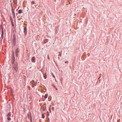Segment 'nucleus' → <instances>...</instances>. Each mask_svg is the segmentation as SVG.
<instances>
[{
    "mask_svg": "<svg viewBox=\"0 0 122 122\" xmlns=\"http://www.w3.org/2000/svg\"><path fill=\"white\" fill-rule=\"evenodd\" d=\"M12 56H14V53H13V54H12Z\"/></svg>",
    "mask_w": 122,
    "mask_h": 122,
    "instance_id": "obj_19",
    "label": "nucleus"
},
{
    "mask_svg": "<svg viewBox=\"0 0 122 122\" xmlns=\"http://www.w3.org/2000/svg\"><path fill=\"white\" fill-rule=\"evenodd\" d=\"M22 12V10H19L18 11V13L19 14H20Z\"/></svg>",
    "mask_w": 122,
    "mask_h": 122,
    "instance_id": "obj_7",
    "label": "nucleus"
},
{
    "mask_svg": "<svg viewBox=\"0 0 122 122\" xmlns=\"http://www.w3.org/2000/svg\"><path fill=\"white\" fill-rule=\"evenodd\" d=\"M54 109V107H52V110H53Z\"/></svg>",
    "mask_w": 122,
    "mask_h": 122,
    "instance_id": "obj_18",
    "label": "nucleus"
},
{
    "mask_svg": "<svg viewBox=\"0 0 122 122\" xmlns=\"http://www.w3.org/2000/svg\"><path fill=\"white\" fill-rule=\"evenodd\" d=\"M68 63V61H65V63Z\"/></svg>",
    "mask_w": 122,
    "mask_h": 122,
    "instance_id": "obj_17",
    "label": "nucleus"
},
{
    "mask_svg": "<svg viewBox=\"0 0 122 122\" xmlns=\"http://www.w3.org/2000/svg\"><path fill=\"white\" fill-rule=\"evenodd\" d=\"M47 96H48V94H46L45 95V96H44V98H46L47 97Z\"/></svg>",
    "mask_w": 122,
    "mask_h": 122,
    "instance_id": "obj_9",
    "label": "nucleus"
},
{
    "mask_svg": "<svg viewBox=\"0 0 122 122\" xmlns=\"http://www.w3.org/2000/svg\"><path fill=\"white\" fill-rule=\"evenodd\" d=\"M31 3L32 4H35V2L34 1H32L31 2Z\"/></svg>",
    "mask_w": 122,
    "mask_h": 122,
    "instance_id": "obj_11",
    "label": "nucleus"
},
{
    "mask_svg": "<svg viewBox=\"0 0 122 122\" xmlns=\"http://www.w3.org/2000/svg\"><path fill=\"white\" fill-rule=\"evenodd\" d=\"M13 66L15 69L16 71L18 67V64L16 62H15L14 64H13Z\"/></svg>",
    "mask_w": 122,
    "mask_h": 122,
    "instance_id": "obj_1",
    "label": "nucleus"
},
{
    "mask_svg": "<svg viewBox=\"0 0 122 122\" xmlns=\"http://www.w3.org/2000/svg\"><path fill=\"white\" fill-rule=\"evenodd\" d=\"M24 33H25L27 31V30H26V28L24 27Z\"/></svg>",
    "mask_w": 122,
    "mask_h": 122,
    "instance_id": "obj_8",
    "label": "nucleus"
},
{
    "mask_svg": "<svg viewBox=\"0 0 122 122\" xmlns=\"http://www.w3.org/2000/svg\"><path fill=\"white\" fill-rule=\"evenodd\" d=\"M17 50H16V51H15L16 55L17 56H18L17 53L18 52V50H17Z\"/></svg>",
    "mask_w": 122,
    "mask_h": 122,
    "instance_id": "obj_6",
    "label": "nucleus"
},
{
    "mask_svg": "<svg viewBox=\"0 0 122 122\" xmlns=\"http://www.w3.org/2000/svg\"><path fill=\"white\" fill-rule=\"evenodd\" d=\"M42 118H44V114H42Z\"/></svg>",
    "mask_w": 122,
    "mask_h": 122,
    "instance_id": "obj_10",
    "label": "nucleus"
},
{
    "mask_svg": "<svg viewBox=\"0 0 122 122\" xmlns=\"http://www.w3.org/2000/svg\"><path fill=\"white\" fill-rule=\"evenodd\" d=\"M30 83L32 84L31 86L33 87L36 86L37 85V83L35 82L33 80Z\"/></svg>",
    "mask_w": 122,
    "mask_h": 122,
    "instance_id": "obj_2",
    "label": "nucleus"
},
{
    "mask_svg": "<svg viewBox=\"0 0 122 122\" xmlns=\"http://www.w3.org/2000/svg\"><path fill=\"white\" fill-rule=\"evenodd\" d=\"M52 75L53 76V77H54V78H55V76L54 75H53V74H52Z\"/></svg>",
    "mask_w": 122,
    "mask_h": 122,
    "instance_id": "obj_15",
    "label": "nucleus"
},
{
    "mask_svg": "<svg viewBox=\"0 0 122 122\" xmlns=\"http://www.w3.org/2000/svg\"><path fill=\"white\" fill-rule=\"evenodd\" d=\"M14 60H13V61H12V63H13V62H14Z\"/></svg>",
    "mask_w": 122,
    "mask_h": 122,
    "instance_id": "obj_16",
    "label": "nucleus"
},
{
    "mask_svg": "<svg viewBox=\"0 0 122 122\" xmlns=\"http://www.w3.org/2000/svg\"><path fill=\"white\" fill-rule=\"evenodd\" d=\"M48 58L49 60L50 59V57H49V56L48 55Z\"/></svg>",
    "mask_w": 122,
    "mask_h": 122,
    "instance_id": "obj_14",
    "label": "nucleus"
},
{
    "mask_svg": "<svg viewBox=\"0 0 122 122\" xmlns=\"http://www.w3.org/2000/svg\"><path fill=\"white\" fill-rule=\"evenodd\" d=\"M12 114L11 112L9 113L7 115V116L8 117L7 119L9 121H10L11 120L10 117L11 116Z\"/></svg>",
    "mask_w": 122,
    "mask_h": 122,
    "instance_id": "obj_3",
    "label": "nucleus"
},
{
    "mask_svg": "<svg viewBox=\"0 0 122 122\" xmlns=\"http://www.w3.org/2000/svg\"><path fill=\"white\" fill-rule=\"evenodd\" d=\"M54 87L56 89V90H57V88H56V86H54Z\"/></svg>",
    "mask_w": 122,
    "mask_h": 122,
    "instance_id": "obj_13",
    "label": "nucleus"
},
{
    "mask_svg": "<svg viewBox=\"0 0 122 122\" xmlns=\"http://www.w3.org/2000/svg\"><path fill=\"white\" fill-rule=\"evenodd\" d=\"M44 78L45 79H46V76H44Z\"/></svg>",
    "mask_w": 122,
    "mask_h": 122,
    "instance_id": "obj_12",
    "label": "nucleus"
},
{
    "mask_svg": "<svg viewBox=\"0 0 122 122\" xmlns=\"http://www.w3.org/2000/svg\"><path fill=\"white\" fill-rule=\"evenodd\" d=\"M35 57H32V62H35Z\"/></svg>",
    "mask_w": 122,
    "mask_h": 122,
    "instance_id": "obj_4",
    "label": "nucleus"
},
{
    "mask_svg": "<svg viewBox=\"0 0 122 122\" xmlns=\"http://www.w3.org/2000/svg\"><path fill=\"white\" fill-rule=\"evenodd\" d=\"M48 41V40L47 39H46L44 40L43 41V43H46V42Z\"/></svg>",
    "mask_w": 122,
    "mask_h": 122,
    "instance_id": "obj_5",
    "label": "nucleus"
}]
</instances>
